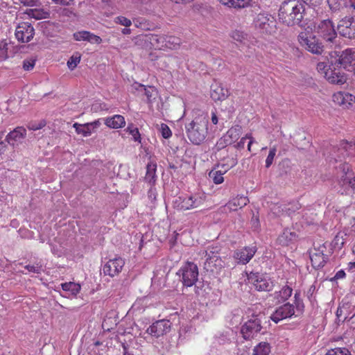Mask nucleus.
<instances>
[{
	"label": "nucleus",
	"instance_id": "nucleus-2",
	"mask_svg": "<svg viewBox=\"0 0 355 355\" xmlns=\"http://www.w3.org/2000/svg\"><path fill=\"white\" fill-rule=\"evenodd\" d=\"M208 116L201 113L186 124V132L189 139L196 145L200 144L206 138L208 131Z\"/></svg>",
	"mask_w": 355,
	"mask_h": 355
},
{
	"label": "nucleus",
	"instance_id": "nucleus-31",
	"mask_svg": "<svg viewBox=\"0 0 355 355\" xmlns=\"http://www.w3.org/2000/svg\"><path fill=\"white\" fill-rule=\"evenodd\" d=\"M220 3L229 8L242 9L250 6L252 0H218Z\"/></svg>",
	"mask_w": 355,
	"mask_h": 355
},
{
	"label": "nucleus",
	"instance_id": "nucleus-11",
	"mask_svg": "<svg viewBox=\"0 0 355 355\" xmlns=\"http://www.w3.org/2000/svg\"><path fill=\"white\" fill-rule=\"evenodd\" d=\"M337 67H343L349 71H355V49H347L343 51L335 62Z\"/></svg>",
	"mask_w": 355,
	"mask_h": 355
},
{
	"label": "nucleus",
	"instance_id": "nucleus-22",
	"mask_svg": "<svg viewBox=\"0 0 355 355\" xmlns=\"http://www.w3.org/2000/svg\"><path fill=\"white\" fill-rule=\"evenodd\" d=\"M257 248L255 246L245 247L236 251L234 254V258L237 261L238 263L246 264L254 257Z\"/></svg>",
	"mask_w": 355,
	"mask_h": 355
},
{
	"label": "nucleus",
	"instance_id": "nucleus-33",
	"mask_svg": "<svg viewBox=\"0 0 355 355\" xmlns=\"http://www.w3.org/2000/svg\"><path fill=\"white\" fill-rule=\"evenodd\" d=\"M157 164L155 162H149L146 166L145 180L150 184H154L156 180Z\"/></svg>",
	"mask_w": 355,
	"mask_h": 355
},
{
	"label": "nucleus",
	"instance_id": "nucleus-50",
	"mask_svg": "<svg viewBox=\"0 0 355 355\" xmlns=\"http://www.w3.org/2000/svg\"><path fill=\"white\" fill-rule=\"evenodd\" d=\"M114 21L116 24L124 26L125 27H129L132 25L131 20L123 16H119L116 17Z\"/></svg>",
	"mask_w": 355,
	"mask_h": 355
},
{
	"label": "nucleus",
	"instance_id": "nucleus-15",
	"mask_svg": "<svg viewBox=\"0 0 355 355\" xmlns=\"http://www.w3.org/2000/svg\"><path fill=\"white\" fill-rule=\"evenodd\" d=\"M35 35V30L28 22H21L15 30V36L19 42L25 43L30 42Z\"/></svg>",
	"mask_w": 355,
	"mask_h": 355
},
{
	"label": "nucleus",
	"instance_id": "nucleus-27",
	"mask_svg": "<svg viewBox=\"0 0 355 355\" xmlns=\"http://www.w3.org/2000/svg\"><path fill=\"white\" fill-rule=\"evenodd\" d=\"M293 289L288 285L284 286L279 291H275L270 297L275 300V303H281L286 301L292 295Z\"/></svg>",
	"mask_w": 355,
	"mask_h": 355
},
{
	"label": "nucleus",
	"instance_id": "nucleus-29",
	"mask_svg": "<svg viewBox=\"0 0 355 355\" xmlns=\"http://www.w3.org/2000/svg\"><path fill=\"white\" fill-rule=\"evenodd\" d=\"M351 305L349 304H343L340 305L336 311V316L339 321L345 322L347 320H350L355 316V313L351 315L349 309Z\"/></svg>",
	"mask_w": 355,
	"mask_h": 355
},
{
	"label": "nucleus",
	"instance_id": "nucleus-39",
	"mask_svg": "<svg viewBox=\"0 0 355 355\" xmlns=\"http://www.w3.org/2000/svg\"><path fill=\"white\" fill-rule=\"evenodd\" d=\"M237 164V159L234 157H227L222 160V162L218 165V168L221 167L224 171H227L231 168L236 166Z\"/></svg>",
	"mask_w": 355,
	"mask_h": 355
},
{
	"label": "nucleus",
	"instance_id": "nucleus-17",
	"mask_svg": "<svg viewBox=\"0 0 355 355\" xmlns=\"http://www.w3.org/2000/svg\"><path fill=\"white\" fill-rule=\"evenodd\" d=\"M125 261L121 257H115L114 259H110L103 266V273L104 275H109L110 277L118 275L122 270Z\"/></svg>",
	"mask_w": 355,
	"mask_h": 355
},
{
	"label": "nucleus",
	"instance_id": "nucleus-55",
	"mask_svg": "<svg viewBox=\"0 0 355 355\" xmlns=\"http://www.w3.org/2000/svg\"><path fill=\"white\" fill-rule=\"evenodd\" d=\"M232 144V143H227V140L224 139V136H223L216 143V146L218 149H221L225 148V146Z\"/></svg>",
	"mask_w": 355,
	"mask_h": 355
},
{
	"label": "nucleus",
	"instance_id": "nucleus-32",
	"mask_svg": "<svg viewBox=\"0 0 355 355\" xmlns=\"http://www.w3.org/2000/svg\"><path fill=\"white\" fill-rule=\"evenodd\" d=\"M242 128L241 126L236 125L232 127L225 134L224 139L227 140V143H234L239 138L241 134Z\"/></svg>",
	"mask_w": 355,
	"mask_h": 355
},
{
	"label": "nucleus",
	"instance_id": "nucleus-21",
	"mask_svg": "<svg viewBox=\"0 0 355 355\" xmlns=\"http://www.w3.org/2000/svg\"><path fill=\"white\" fill-rule=\"evenodd\" d=\"M26 136V130L21 126L17 127L6 136L7 142L16 146L21 144Z\"/></svg>",
	"mask_w": 355,
	"mask_h": 355
},
{
	"label": "nucleus",
	"instance_id": "nucleus-14",
	"mask_svg": "<svg viewBox=\"0 0 355 355\" xmlns=\"http://www.w3.org/2000/svg\"><path fill=\"white\" fill-rule=\"evenodd\" d=\"M261 329L260 320L257 318H254L243 324L241 329V334L245 340H248L256 336Z\"/></svg>",
	"mask_w": 355,
	"mask_h": 355
},
{
	"label": "nucleus",
	"instance_id": "nucleus-48",
	"mask_svg": "<svg viewBox=\"0 0 355 355\" xmlns=\"http://www.w3.org/2000/svg\"><path fill=\"white\" fill-rule=\"evenodd\" d=\"M232 38L236 41L242 42L246 39V35L240 31H234L231 33Z\"/></svg>",
	"mask_w": 355,
	"mask_h": 355
},
{
	"label": "nucleus",
	"instance_id": "nucleus-7",
	"mask_svg": "<svg viewBox=\"0 0 355 355\" xmlns=\"http://www.w3.org/2000/svg\"><path fill=\"white\" fill-rule=\"evenodd\" d=\"M256 28L261 33L271 34L275 31L276 21L274 17L266 12H260L254 19Z\"/></svg>",
	"mask_w": 355,
	"mask_h": 355
},
{
	"label": "nucleus",
	"instance_id": "nucleus-23",
	"mask_svg": "<svg viewBox=\"0 0 355 355\" xmlns=\"http://www.w3.org/2000/svg\"><path fill=\"white\" fill-rule=\"evenodd\" d=\"M355 152V143L341 141L337 149L338 154L335 155L336 162L342 161V158L349 156Z\"/></svg>",
	"mask_w": 355,
	"mask_h": 355
},
{
	"label": "nucleus",
	"instance_id": "nucleus-54",
	"mask_svg": "<svg viewBox=\"0 0 355 355\" xmlns=\"http://www.w3.org/2000/svg\"><path fill=\"white\" fill-rule=\"evenodd\" d=\"M46 123L44 121H40L39 123H31L28 125V128L31 130H37L44 127Z\"/></svg>",
	"mask_w": 355,
	"mask_h": 355
},
{
	"label": "nucleus",
	"instance_id": "nucleus-58",
	"mask_svg": "<svg viewBox=\"0 0 355 355\" xmlns=\"http://www.w3.org/2000/svg\"><path fill=\"white\" fill-rule=\"evenodd\" d=\"M321 0H302L304 4H306L310 6H316L320 3Z\"/></svg>",
	"mask_w": 355,
	"mask_h": 355
},
{
	"label": "nucleus",
	"instance_id": "nucleus-25",
	"mask_svg": "<svg viewBox=\"0 0 355 355\" xmlns=\"http://www.w3.org/2000/svg\"><path fill=\"white\" fill-rule=\"evenodd\" d=\"M210 96L214 101H224L229 96V91L221 84L214 83L211 86Z\"/></svg>",
	"mask_w": 355,
	"mask_h": 355
},
{
	"label": "nucleus",
	"instance_id": "nucleus-37",
	"mask_svg": "<svg viewBox=\"0 0 355 355\" xmlns=\"http://www.w3.org/2000/svg\"><path fill=\"white\" fill-rule=\"evenodd\" d=\"M270 352V345L268 343L263 342L254 348L252 355H268Z\"/></svg>",
	"mask_w": 355,
	"mask_h": 355
},
{
	"label": "nucleus",
	"instance_id": "nucleus-26",
	"mask_svg": "<svg viewBox=\"0 0 355 355\" xmlns=\"http://www.w3.org/2000/svg\"><path fill=\"white\" fill-rule=\"evenodd\" d=\"M336 67L337 66L334 64L327 76V80L332 84L343 85L346 83L347 77L344 73L340 72Z\"/></svg>",
	"mask_w": 355,
	"mask_h": 355
},
{
	"label": "nucleus",
	"instance_id": "nucleus-19",
	"mask_svg": "<svg viewBox=\"0 0 355 355\" xmlns=\"http://www.w3.org/2000/svg\"><path fill=\"white\" fill-rule=\"evenodd\" d=\"M338 31L343 37L355 38V21L352 18H345L338 24Z\"/></svg>",
	"mask_w": 355,
	"mask_h": 355
},
{
	"label": "nucleus",
	"instance_id": "nucleus-64",
	"mask_svg": "<svg viewBox=\"0 0 355 355\" xmlns=\"http://www.w3.org/2000/svg\"><path fill=\"white\" fill-rule=\"evenodd\" d=\"M121 33L123 35H130L131 33V30L130 28H128V27H126V28L122 29Z\"/></svg>",
	"mask_w": 355,
	"mask_h": 355
},
{
	"label": "nucleus",
	"instance_id": "nucleus-18",
	"mask_svg": "<svg viewBox=\"0 0 355 355\" xmlns=\"http://www.w3.org/2000/svg\"><path fill=\"white\" fill-rule=\"evenodd\" d=\"M325 251V245H322L311 252L310 259L313 268H319L324 266L329 257V255L324 253Z\"/></svg>",
	"mask_w": 355,
	"mask_h": 355
},
{
	"label": "nucleus",
	"instance_id": "nucleus-35",
	"mask_svg": "<svg viewBox=\"0 0 355 355\" xmlns=\"http://www.w3.org/2000/svg\"><path fill=\"white\" fill-rule=\"evenodd\" d=\"M296 234L288 230H285L283 233L279 235L277 241L282 245H288L289 243L295 239Z\"/></svg>",
	"mask_w": 355,
	"mask_h": 355
},
{
	"label": "nucleus",
	"instance_id": "nucleus-1",
	"mask_svg": "<svg viewBox=\"0 0 355 355\" xmlns=\"http://www.w3.org/2000/svg\"><path fill=\"white\" fill-rule=\"evenodd\" d=\"M306 12L304 3L300 0L284 1L279 10V21L288 26H302Z\"/></svg>",
	"mask_w": 355,
	"mask_h": 355
},
{
	"label": "nucleus",
	"instance_id": "nucleus-30",
	"mask_svg": "<svg viewBox=\"0 0 355 355\" xmlns=\"http://www.w3.org/2000/svg\"><path fill=\"white\" fill-rule=\"evenodd\" d=\"M105 124L111 128L117 129L125 125V121L123 116L119 114L114 115L105 119Z\"/></svg>",
	"mask_w": 355,
	"mask_h": 355
},
{
	"label": "nucleus",
	"instance_id": "nucleus-20",
	"mask_svg": "<svg viewBox=\"0 0 355 355\" xmlns=\"http://www.w3.org/2000/svg\"><path fill=\"white\" fill-rule=\"evenodd\" d=\"M101 125V120L97 119L91 123H87L85 124L75 123L73 125V127L75 128L77 134L81 135L83 137H89L92 135V132H95Z\"/></svg>",
	"mask_w": 355,
	"mask_h": 355
},
{
	"label": "nucleus",
	"instance_id": "nucleus-5",
	"mask_svg": "<svg viewBox=\"0 0 355 355\" xmlns=\"http://www.w3.org/2000/svg\"><path fill=\"white\" fill-rule=\"evenodd\" d=\"M177 275L181 278L184 286L191 287L194 285L198 280V266L193 262L187 261L179 269Z\"/></svg>",
	"mask_w": 355,
	"mask_h": 355
},
{
	"label": "nucleus",
	"instance_id": "nucleus-61",
	"mask_svg": "<svg viewBox=\"0 0 355 355\" xmlns=\"http://www.w3.org/2000/svg\"><path fill=\"white\" fill-rule=\"evenodd\" d=\"M281 207L279 205H275L273 208H272V210L273 211L274 214L276 215H280L281 212L283 211L280 210Z\"/></svg>",
	"mask_w": 355,
	"mask_h": 355
},
{
	"label": "nucleus",
	"instance_id": "nucleus-10",
	"mask_svg": "<svg viewBox=\"0 0 355 355\" xmlns=\"http://www.w3.org/2000/svg\"><path fill=\"white\" fill-rule=\"evenodd\" d=\"M206 256H207V258L204 263V268L207 271L218 273L225 266L223 261L217 253L213 251H206Z\"/></svg>",
	"mask_w": 355,
	"mask_h": 355
},
{
	"label": "nucleus",
	"instance_id": "nucleus-59",
	"mask_svg": "<svg viewBox=\"0 0 355 355\" xmlns=\"http://www.w3.org/2000/svg\"><path fill=\"white\" fill-rule=\"evenodd\" d=\"M21 3L25 6H34L37 5V0H20Z\"/></svg>",
	"mask_w": 355,
	"mask_h": 355
},
{
	"label": "nucleus",
	"instance_id": "nucleus-3",
	"mask_svg": "<svg viewBox=\"0 0 355 355\" xmlns=\"http://www.w3.org/2000/svg\"><path fill=\"white\" fill-rule=\"evenodd\" d=\"M297 40L301 46L311 53L320 55L324 51V46L322 42L315 35L310 32L303 31L300 33Z\"/></svg>",
	"mask_w": 355,
	"mask_h": 355
},
{
	"label": "nucleus",
	"instance_id": "nucleus-46",
	"mask_svg": "<svg viewBox=\"0 0 355 355\" xmlns=\"http://www.w3.org/2000/svg\"><path fill=\"white\" fill-rule=\"evenodd\" d=\"M345 92H337L335 93L333 96L332 99L333 101L340 105H343L345 104Z\"/></svg>",
	"mask_w": 355,
	"mask_h": 355
},
{
	"label": "nucleus",
	"instance_id": "nucleus-62",
	"mask_svg": "<svg viewBox=\"0 0 355 355\" xmlns=\"http://www.w3.org/2000/svg\"><path fill=\"white\" fill-rule=\"evenodd\" d=\"M218 116H216L215 112H211V122L214 125H216L218 123Z\"/></svg>",
	"mask_w": 355,
	"mask_h": 355
},
{
	"label": "nucleus",
	"instance_id": "nucleus-63",
	"mask_svg": "<svg viewBox=\"0 0 355 355\" xmlns=\"http://www.w3.org/2000/svg\"><path fill=\"white\" fill-rule=\"evenodd\" d=\"M355 269V261L349 262L347 264V270L349 271H353Z\"/></svg>",
	"mask_w": 355,
	"mask_h": 355
},
{
	"label": "nucleus",
	"instance_id": "nucleus-24",
	"mask_svg": "<svg viewBox=\"0 0 355 355\" xmlns=\"http://www.w3.org/2000/svg\"><path fill=\"white\" fill-rule=\"evenodd\" d=\"M73 36L76 41H87L91 44H99L102 42V39L99 36L87 31L76 32L73 33Z\"/></svg>",
	"mask_w": 355,
	"mask_h": 355
},
{
	"label": "nucleus",
	"instance_id": "nucleus-45",
	"mask_svg": "<svg viewBox=\"0 0 355 355\" xmlns=\"http://www.w3.org/2000/svg\"><path fill=\"white\" fill-rule=\"evenodd\" d=\"M276 152H277V148L275 146L270 148V149L269 150L268 155L266 159V168H269L272 165L274 158L276 155Z\"/></svg>",
	"mask_w": 355,
	"mask_h": 355
},
{
	"label": "nucleus",
	"instance_id": "nucleus-49",
	"mask_svg": "<svg viewBox=\"0 0 355 355\" xmlns=\"http://www.w3.org/2000/svg\"><path fill=\"white\" fill-rule=\"evenodd\" d=\"M110 106L105 103L96 102L92 105V110L94 112H99L103 110H108Z\"/></svg>",
	"mask_w": 355,
	"mask_h": 355
},
{
	"label": "nucleus",
	"instance_id": "nucleus-38",
	"mask_svg": "<svg viewBox=\"0 0 355 355\" xmlns=\"http://www.w3.org/2000/svg\"><path fill=\"white\" fill-rule=\"evenodd\" d=\"M26 13L31 17L36 19H45L48 17L49 13L43 9H28Z\"/></svg>",
	"mask_w": 355,
	"mask_h": 355
},
{
	"label": "nucleus",
	"instance_id": "nucleus-16",
	"mask_svg": "<svg viewBox=\"0 0 355 355\" xmlns=\"http://www.w3.org/2000/svg\"><path fill=\"white\" fill-rule=\"evenodd\" d=\"M295 314V307L290 303H286L278 307L270 315V319L275 323L292 317Z\"/></svg>",
	"mask_w": 355,
	"mask_h": 355
},
{
	"label": "nucleus",
	"instance_id": "nucleus-4",
	"mask_svg": "<svg viewBox=\"0 0 355 355\" xmlns=\"http://www.w3.org/2000/svg\"><path fill=\"white\" fill-rule=\"evenodd\" d=\"M314 30L326 42L331 45L336 44L337 33L331 20L327 19L319 21L315 24Z\"/></svg>",
	"mask_w": 355,
	"mask_h": 355
},
{
	"label": "nucleus",
	"instance_id": "nucleus-53",
	"mask_svg": "<svg viewBox=\"0 0 355 355\" xmlns=\"http://www.w3.org/2000/svg\"><path fill=\"white\" fill-rule=\"evenodd\" d=\"M345 4L348 12H351L352 15L355 17V0L346 1Z\"/></svg>",
	"mask_w": 355,
	"mask_h": 355
},
{
	"label": "nucleus",
	"instance_id": "nucleus-9",
	"mask_svg": "<svg viewBox=\"0 0 355 355\" xmlns=\"http://www.w3.org/2000/svg\"><path fill=\"white\" fill-rule=\"evenodd\" d=\"M150 42L156 48L159 49H176L180 44V39L174 36H164V35H152Z\"/></svg>",
	"mask_w": 355,
	"mask_h": 355
},
{
	"label": "nucleus",
	"instance_id": "nucleus-60",
	"mask_svg": "<svg viewBox=\"0 0 355 355\" xmlns=\"http://www.w3.org/2000/svg\"><path fill=\"white\" fill-rule=\"evenodd\" d=\"M345 277V272L343 270H338L334 277V279H343Z\"/></svg>",
	"mask_w": 355,
	"mask_h": 355
},
{
	"label": "nucleus",
	"instance_id": "nucleus-8",
	"mask_svg": "<svg viewBox=\"0 0 355 355\" xmlns=\"http://www.w3.org/2000/svg\"><path fill=\"white\" fill-rule=\"evenodd\" d=\"M248 280L258 291H270L274 286L272 281L266 274L252 272L248 275Z\"/></svg>",
	"mask_w": 355,
	"mask_h": 355
},
{
	"label": "nucleus",
	"instance_id": "nucleus-28",
	"mask_svg": "<svg viewBox=\"0 0 355 355\" xmlns=\"http://www.w3.org/2000/svg\"><path fill=\"white\" fill-rule=\"evenodd\" d=\"M249 202V200L244 196H237L232 198L226 205L225 208L230 211H236L239 209H241Z\"/></svg>",
	"mask_w": 355,
	"mask_h": 355
},
{
	"label": "nucleus",
	"instance_id": "nucleus-47",
	"mask_svg": "<svg viewBox=\"0 0 355 355\" xmlns=\"http://www.w3.org/2000/svg\"><path fill=\"white\" fill-rule=\"evenodd\" d=\"M355 105V96L351 94L345 93V106L347 108L352 107Z\"/></svg>",
	"mask_w": 355,
	"mask_h": 355
},
{
	"label": "nucleus",
	"instance_id": "nucleus-44",
	"mask_svg": "<svg viewBox=\"0 0 355 355\" xmlns=\"http://www.w3.org/2000/svg\"><path fill=\"white\" fill-rule=\"evenodd\" d=\"M247 139H250L248 144V149L249 151H251V146L254 142V140L250 135H247L245 137H242L240 141L238 142L237 144L236 145V147L237 148H240V149L243 148Z\"/></svg>",
	"mask_w": 355,
	"mask_h": 355
},
{
	"label": "nucleus",
	"instance_id": "nucleus-42",
	"mask_svg": "<svg viewBox=\"0 0 355 355\" xmlns=\"http://www.w3.org/2000/svg\"><path fill=\"white\" fill-rule=\"evenodd\" d=\"M126 132L132 136L134 141L141 142V135L139 130L133 124H130L128 126Z\"/></svg>",
	"mask_w": 355,
	"mask_h": 355
},
{
	"label": "nucleus",
	"instance_id": "nucleus-13",
	"mask_svg": "<svg viewBox=\"0 0 355 355\" xmlns=\"http://www.w3.org/2000/svg\"><path fill=\"white\" fill-rule=\"evenodd\" d=\"M171 323L168 320H159L153 323L146 331L147 334L155 338L166 334L171 329Z\"/></svg>",
	"mask_w": 355,
	"mask_h": 355
},
{
	"label": "nucleus",
	"instance_id": "nucleus-34",
	"mask_svg": "<svg viewBox=\"0 0 355 355\" xmlns=\"http://www.w3.org/2000/svg\"><path fill=\"white\" fill-rule=\"evenodd\" d=\"M61 287L64 291L72 296H76L80 291V285L71 282L62 283Z\"/></svg>",
	"mask_w": 355,
	"mask_h": 355
},
{
	"label": "nucleus",
	"instance_id": "nucleus-56",
	"mask_svg": "<svg viewBox=\"0 0 355 355\" xmlns=\"http://www.w3.org/2000/svg\"><path fill=\"white\" fill-rule=\"evenodd\" d=\"M300 292L296 291L295 293L294 297H295V306H296V308L297 310H301V308L303 307V305H302V302H300Z\"/></svg>",
	"mask_w": 355,
	"mask_h": 355
},
{
	"label": "nucleus",
	"instance_id": "nucleus-36",
	"mask_svg": "<svg viewBox=\"0 0 355 355\" xmlns=\"http://www.w3.org/2000/svg\"><path fill=\"white\" fill-rule=\"evenodd\" d=\"M227 171H224V169L221 168L220 170H218L216 168H214L211 170L209 173V179L212 180V181L216 184H220L224 181L223 178V174L226 173Z\"/></svg>",
	"mask_w": 355,
	"mask_h": 355
},
{
	"label": "nucleus",
	"instance_id": "nucleus-40",
	"mask_svg": "<svg viewBox=\"0 0 355 355\" xmlns=\"http://www.w3.org/2000/svg\"><path fill=\"white\" fill-rule=\"evenodd\" d=\"M334 64L333 63V61H331V66L328 65L324 62H320L317 65V70L321 75H322L327 79V76L329 75L332 68L331 67H333Z\"/></svg>",
	"mask_w": 355,
	"mask_h": 355
},
{
	"label": "nucleus",
	"instance_id": "nucleus-41",
	"mask_svg": "<svg viewBox=\"0 0 355 355\" xmlns=\"http://www.w3.org/2000/svg\"><path fill=\"white\" fill-rule=\"evenodd\" d=\"M81 58V55L76 52L73 55H72L67 62V66L69 69L73 70L80 62Z\"/></svg>",
	"mask_w": 355,
	"mask_h": 355
},
{
	"label": "nucleus",
	"instance_id": "nucleus-57",
	"mask_svg": "<svg viewBox=\"0 0 355 355\" xmlns=\"http://www.w3.org/2000/svg\"><path fill=\"white\" fill-rule=\"evenodd\" d=\"M34 65L35 61L24 60L23 64V68L26 71H29L33 68Z\"/></svg>",
	"mask_w": 355,
	"mask_h": 355
},
{
	"label": "nucleus",
	"instance_id": "nucleus-43",
	"mask_svg": "<svg viewBox=\"0 0 355 355\" xmlns=\"http://www.w3.org/2000/svg\"><path fill=\"white\" fill-rule=\"evenodd\" d=\"M325 355H352L350 351L345 347H337L328 351Z\"/></svg>",
	"mask_w": 355,
	"mask_h": 355
},
{
	"label": "nucleus",
	"instance_id": "nucleus-52",
	"mask_svg": "<svg viewBox=\"0 0 355 355\" xmlns=\"http://www.w3.org/2000/svg\"><path fill=\"white\" fill-rule=\"evenodd\" d=\"M25 268L28 271L37 274H40L42 271V266L38 263L36 265H26Z\"/></svg>",
	"mask_w": 355,
	"mask_h": 355
},
{
	"label": "nucleus",
	"instance_id": "nucleus-12",
	"mask_svg": "<svg viewBox=\"0 0 355 355\" xmlns=\"http://www.w3.org/2000/svg\"><path fill=\"white\" fill-rule=\"evenodd\" d=\"M338 169L342 173L338 182L339 184L342 187H350L355 190V178L350 166L347 163L340 164Z\"/></svg>",
	"mask_w": 355,
	"mask_h": 355
},
{
	"label": "nucleus",
	"instance_id": "nucleus-6",
	"mask_svg": "<svg viewBox=\"0 0 355 355\" xmlns=\"http://www.w3.org/2000/svg\"><path fill=\"white\" fill-rule=\"evenodd\" d=\"M203 199L199 194L178 196L173 201V206L180 211H186L200 207Z\"/></svg>",
	"mask_w": 355,
	"mask_h": 355
},
{
	"label": "nucleus",
	"instance_id": "nucleus-51",
	"mask_svg": "<svg viewBox=\"0 0 355 355\" xmlns=\"http://www.w3.org/2000/svg\"><path fill=\"white\" fill-rule=\"evenodd\" d=\"M160 131L162 133V136L164 139H168L172 135L171 130H170L169 127L165 123H162Z\"/></svg>",
	"mask_w": 355,
	"mask_h": 355
}]
</instances>
